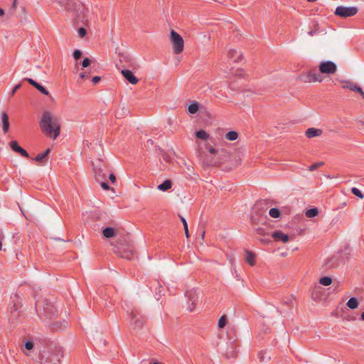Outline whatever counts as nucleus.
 Masks as SVG:
<instances>
[{"label":"nucleus","instance_id":"nucleus-45","mask_svg":"<svg viewBox=\"0 0 364 364\" xmlns=\"http://www.w3.org/2000/svg\"><path fill=\"white\" fill-rule=\"evenodd\" d=\"M19 154H21L22 156L23 157H26V158H28L29 157V154L27 152L26 150H25L23 148L21 147V149H20V151L18 152Z\"/></svg>","mask_w":364,"mask_h":364},{"label":"nucleus","instance_id":"nucleus-59","mask_svg":"<svg viewBox=\"0 0 364 364\" xmlns=\"http://www.w3.org/2000/svg\"><path fill=\"white\" fill-rule=\"evenodd\" d=\"M260 242H261L262 243H263V244H267V243H268V242H269V240H267V239H264V238H262V239H260Z\"/></svg>","mask_w":364,"mask_h":364},{"label":"nucleus","instance_id":"nucleus-23","mask_svg":"<svg viewBox=\"0 0 364 364\" xmlns=\"http://www.w3.org/2000/svg\"><path fill=\"white\" fill-rule=\"evenodd\" d=\"M321 290V287L320 286L316 285L314 287V288L311 292V298L314 300L317 301V300L320 299L319 293H320Z\"/></svg>","mask_w":364,"mask_h":364},{"label":"nucleus","instance_id":"nucleus-15","mask_svg":"<svg viewBox=\"0 0 364 364\" xmlns=\"http://www.w3.org/2000/svg\"><path fill=\"white\" fill-rule=\"evenodd\" d=\"M58 4L63 6L65 9L68 11L73 10L74 12L78 13V10H76L75 8H73V6H71V2H73V0H54ZM77 16H79L78 14H77Z\"/></svg>","mask_w":364,"mask_h":364},{"label":"nucleus","instance_id":"nucleus-19","mask_svg":"<svg viewBox=\"0 0 364 364\" xmlns=\"http://www.w3.org/2000/svg\"><path fill=\"white\" fill-rule=\"evenodd\" d=\"M103 236L106 238H112L115 236V229L111 227H106L102 230Z\"/></svg>","mask_w":364,"mask_h":364},{"label":"nucleus","instance_id":"nucleus-17","mask_svg":"<svg viewBox=\"0 0 364 364\" xmlns=\"http://www.w3.org/2000/svg\"><path fill=\"white\" fill-rule=\"evenodd\" d=\"M245 261L247 263H248L250 266H254L255 264V259L256 255L254 252L246 250H245Z\"/></svg>","mask_w":364,"mask_h":364},{"label":"nucleus","instance_id":"nucleus-29","mask_svg":"<svg viewBox=\"0 0 364 364\" xmlns=\"http://www.w3.org/2000/svg\"><path fill=\"white\" fill-rule=\"evenodd\" d=\"M332 282V279L329 277H323L319 279V283L325 287L331 285Z\"/></svg>","mask_w":364,"mask_h":364},{"label":"nucleus","instance_id":"nucleus-14","mask_svg":"<svg viewBox=\"0 0 364 364\" xmlns=\"http://www.w3.org/2000/svg\"><path fill=\"white\" fill-rule=\"evenodd\" d=\"M272 235L275 240H282L284 243L289 241V236L280 230H275Z\"/></svg>","mask_w":364,"mask_h":364},{"label":"nucleus","instance_id":"nucleus-63","mask_svg":"<svg viewBox=\"0 0 364 364\" xmlns=\"http://www.w3.org/2000/svg\"><path fill=\"white\" fill-rule=\"evenodd\" d=\"M359 124L360 126L363 127V128H364V121H360Z\"/></svg>","mask_w":364,"mask_h":364},{"label":"nucleus","instance_id":"nucleus-42","mask_svg":"<svg viewBox=\"0 0 364 364\" xmlns=\"http://www.w3.org/2000/svg\"><path fill=\"white\" fill-rule=\"evenodd\" d=\"M226 355L227 357L230 358V357H232V358H234L236 356V352H235V347L232 346V350L231 351H227L226 353Z\"/></svg>","mask_w":364,"mask_h":364},{"label":"nucleus","instance_id":"nucleus-25","mask_svg":"<svg viewBox=\"0 0 364 364\" xmlns=\"http://www.w3.org/2000/svg\"><path fill=\"white\" fill-rule=\"evenodd\" d=\"M318 210L317 208H310V209H308L306 213H305V215L307 218H314V217H316V215H318Z\"/></svg>","mask_w":364,"mask_h":364},{"label":"nucleus","instance_id":"nucleus-54","mask_svg":"<svg viewBox=\"0 0 364 364\" xmlns=\"http://www.w3.org/2000/svg\"><path fill=\"white\" fill-rule=\"evenodd\" d=\"M89 77V74L85 72H82L80 74V77L82 79L87 78Z\"/></svg>","mask_w":364,"mask_h":364},{"label":"nucleus","instance_id":"nucleus-51","mask_svg":"<svg viewBox=\"0 0 364 364\" xmlns=\"http://www.w3.org/2000/svg\"><path fill=\"white\" fill-rule=\"evenodd\" d=\"M134 255L133 252L132 251H130L124 255H122L121 257H124V258H127L128 259H130L132 258V256Z\"/></svg>","mask_w":364,"mask_h":364},{"label":"nucleus","instance_id":"nucleus-35","mask_svg":"<svg viewBox=\"0 0 364 364\" xmlns=\"http://www.w3.org/2000/svg\"><path fill=\"white\" fill-rule=\"evenodd\" d=\"M227 324V317L225 315L222 316L218 321V327L224 328Z\"/></svg>","mask_w":364,"mask_h":364},{"label":"nucleus","instance_id":"nucleus-28","mask_svg":"<svg viewBox=\"0 0 364 364\" xmlns=\"http://www.w3.org/2000/svg\"><path fill=\"white\" fill-rule=\"evenodd\" d=\"M269 215L273 218H278L281 216V212L278 208H272L269 210Z\"/></svg>","mask_w":364,"mask_h":364},{"label":"nucleus","instance_id":"nucleus-1","mask_svg":"<svg viewBox=\"0 0 364 364\" xmlns=\"http://www.w3.org/2000/svg\"><path fill=\"white\" fill-rule=\"evenodd\" d=\"M39 125L42 132L53 139H55L60 135V124L59 119L49 111L43 112Z\"/></svg>","mask_w":364,"mask_h":364},{"label":"nucleus","instance_id":"nucleus-32","mask_svg":"<svg viewBox=\"0 0 364 364\" xmlns=\"http://www.w3.org/2000/svg\"><path fill=\"white\" fill-rule=\"evenodd\" d=\"M10 147L16 153H18L21 149V146H20L18 142L15 140H13L10 142Z\"/></svg>","mask_w":364,"mask_h":364},{"label":"nucleus","instance_id":"nucleus-43","mask_svg":"<svg viewBox=\"0 0 364 364\" xmlns=\"http://www.w3.org/2000/svg\"><path fill=\"white\" fill-rule=\"evenodd\" d=\"M82 56V52L80 50H75L73 52V57L75 59L78 60Z\"/></svg>","mask_w":364,"mask_h":364},{"label":"nucleus","instance_id":"nucleus-38","mask_svg":"<svg viewBox=\"0 0 364 364\" xmlns=\"http://www.w3.org/2000/svg\"><path fill=\"white\" fill-rule=\"evenodd\" d=\"M36 88L40 91L41 93H43V95H49V92L46 89V87H44L43 85H41V84H38V85L36 87Z\"/></svg>","mask_w":364,"mask_h":364},{"label":"nucleus","instance_id":"nucleus-41","mask_svg":"<svg viewBox=\"0 0 364 364\" xmlns=\"http://www.w3.org/2000/svg\"><path fill=\"white\" fill-rule=\"evenodd\" d=\"M294 300V296L292 295L289 296L285 300L283 301V303L288 306H291Z\"/></svg>","mask_w":364,"mask_h":364},{"label":"nucleus","instance_id":"nucleus-26","mask_svg":"<svg viewBox=\"0 0 364 364\" xmlns=\"http://www.w3.org/2000/svg\"><path fill=\"white\" fill-rule=\"evenodd\" d=\"M50 149L48 148L43 153L38 154L34 159V160L37 162L41 161L43 159H44L47 155L50 153Z\"/></svg>","mask_w":364,"mask_h":364},{"label":"nucleus","instance_id":"nucleus-4","mask_svg":"<svg viewBox=\"0 0 364 364\" xmlns=\"http://www.w3.org/2000/svg\"><path fill=\"white\" fill-rule=\"evenodd\" d=\"M11 303L10 306L9 320L10 322H14L17 319L20 314V308L21 307V298L18 294H15L11 295Z\"/></svg>","mask_w":364,"mask_h":364},{"label":"nucleus","instance_id":"nucleus-40","mask_svg":"<svg viewBox=\"0 0 364 364\" xmlns=\"http://www.w3.org/2000/svg\"><path fill=\"white\" fill-rule=\"evenodd\" d=\"M92 63V60L88 58H85L82 62V65L83 68H87L90 66Z\"/></svg>","mask_w":364,"mask_h":364},{"label":"nucleus","instance_id":"nucleus-48","mask_svg":"<svg viewBox=\"0 0 364 364\" xmlns=\"http://www.w3.org/2000/svg\"><path fill=\"white\" fill-rule=\"evenodd\" d=\"M99 183H100L101 187L104 190H109V184L107 183V182L101 181V182H99Z\"/></svg>","mask_w":364,"mask_h":364},{"label":"nucleus","instance_id":"nucleus-2","mask_svg":"<svg viewBox=\"0 0 364 364\" xmlns=\"http://www.w3.org/2000/svg\"><path fill=\"white\" fill-rule=\"evenodd\" d=\"M266 206L267 204L264 201H259L255 203L250 215V220L252 223H259L267 218V208Z\"/></svg>","mask_w":364,"mask_h":364},{"label":"nucleus","instance_id":"nucleus-12","mask_svg":"<svg viewBox=\"0 0 364 364\" xmlns=\"http://www.w3.org/2000/svg\"><path fill=\"white\" fill-rule=\"evenodd\" d=\"M94 173L95 180L97 182L105 180L107 174L101 167L95 166Z\"/></svg>","mask_w":364,"mask_h":364},{"label":"nucleus","instance_id":"nucleus-18","mask_svg":"<svg viewBox=\"0 0 364 364\" xmlns=\"http://www.w3.org/2000/svg\"><path fill=\"white\" fill-rule=\"evenodd\" d=\"M321 130L315 128H309L306 131V136L308 138H313L319 136L321 134Z\"/></svg>","mask_w":364,"mask_h":364},{"label":"nucleus","instance_id":"nucleus-27","mask_svg":"<svg viewBox=\"0 0 364 364\" xmlns=\"http://www.w3.org/2000/svg\"><path fill=\"white\" fill-rule=\"evenodd\" d=\"M237 137L238 134L235 131H230L225 134V139L229 141H235Z\"/></svg>","mask_w":364,"mask_h":364},{"label":"nucleus","instance_id":"nucleus-21","mask_svg":"<svg viewBox=\"0 0 364 364\" xmlns=\"http://www.w3.org/2000/svg\"><path fill=\"white\" fill-rule=\"evenodd\" d=\"M171 186H172L171 181L170 180H166L162 183L159 184L157 188L159 191H168V189H170L171 188Z\"/></svg>","mask_w":364,"mask_h":364},{"label":"nucleus","instance_id":"nucleus-3","mask_svg":"<svg viewBox=\"0 0 364 364\" xmlns=\"http://www.w3.org/2000/svg\"><path fill=\"white\" fill-rule=\"evenodd\" d=\"M63 356V352L61 348L57 347L53 349L47 357L41 358V364H60V360Z\"/></svg>","mask_w":364,"mask_h":364},{"label":"nucleus","instance_id":"nucleus-44","mask_svg":"<svg viewBox=\"0 0 364 364\" xmlns=\"http://www.w3.org/2000/svg\"><path fill=\"white\" fill-rule=\"evenodd\" d=\"M77 33L80 37L83 38L86 35V30L84 28H80L77 30Z\"/></svg>","mask_w":364,"mask_h":364},{"label":"nucleus","instance_id":"nucleus-53","mask_svg":"<svg viewBox=\"0 0 364 364\" xmlns=\"http://www.w3.org/2000/svg\"><path fill=\"white\" fill-rule=\"evenodd\" d=\"M101 80V77L100 76H95L93 78H92V82L93 83L96 84L98 82H100V80Z\"/></svg>","mask_w":364,"mask_h":364},{"label":"nucleus","instance_id":"nucleus-55","mask_svg":"<svg viewBox=\"0 0 364 364\" xmlns=\"http://www.w3.org/2000/svg\"><path fill=\"white\" fill-rule=\"evenodd\" d=\"M208 151L211 154H215L218 152V150L213 147H209Z\"/></svg>","mask_w":364,"mask_h":364},{"label":"nucleus","instance_id":"nucleus-20","mask_svg":"<svg viewBox=\"0 0 364 364\" xmlns=\"http://www.w3.org/2000/svg\"><path fill=\"white\" fill-rule=\"evenodd\" d=\"M200 106V105L198 102L193 101L188 107V111L191 114H196L198 111Z\"/></svg>","mask_w":364,"mask_h":364},{"label":"nucleus","instance_id":"nucleus-33","mask_svg":"<svg viewBox=\"0 0 364 364\" xmlns=\"http://www.w3.org/2000/svg\"><path fill=\"white\" fill-rule=\"evenodd\" d=\"M10 147L16 153H18L21 149V146H20L18 142L15 140H13L10 142Z\"/></svg>","mask_w":364,"mask_h":364},{"label":"nucleus","instance_id":"nucleus-11","mask_svg":"<svg viewBox=\"0 0 364 364\" xmlns=\"http://www.w3.org/2000/svg\"><path fill=\"white\" fill-rule=\"evenodd\" d=\"M121 73L124 77V78L132 85H136L139 81V80L137 79L136 77H135L132 71L128 69H122Z\"/></svg>","mask_w":364,"mask_h":364},{"label":"nucleus","instance_id":"nucleus-49","mask_svg":"<svg viewBox=\"0 0 364 364\" xmlns=\"http://www.w3.org/2000/svg\"><path fill=\"white\" fill-rule=\"evenodd\" d=\"M26 81H28L31 85H33V87H36L38 84V82H37L36 81H35L34 80H33L32 78H26L25 79Z\"/></svg>","mask_w":364,"mask_h":364},{"label":"nucleus","instance_id":"nucleus-9","mask_svg":"<svg viewBox=\"0 0 364 364\" xmlns=\"http://www.w3.org/2000/svg\"><path fill=\"white\" fill-rule=\"evenodd\" d=\"M188 298L187 309L189 311H193L196 306L198 299V293L197 290L193 289L186 293Z\"/></svg>","mask_w":364,"mask_h":364},{"label":"nucleus","instance_id":"nucleus-58","mask_svg":"<svg viewBox=\"0 0 364 364\" xmlns=\"http://www.w3.org/2000/svg\"><path fill=\"white\" fill-rule=\"evenodd\" d=\"M316 33V31H314V30L310 31H309V32H308V34H309V36H314V35H315Z\"/></svg>","mask_w":364,"mask_h":364},{"label":"nucleus","instance_id":"nucleus-8","mask_svg":"<svg viewBox=\"0 0 364 364\" xmlns=\"http://www.w3.org/2000/svg\"><path fill=\"white\" fill-rule=\"evenodd\" d=\"M129 323L134 329H141L143 326V318L137 311H132L129 316Z\"/></svg>","mask_w":364,"mask_h":364},{"label":"nucleus","instance_id":"nucleus-30","mask_svg":"<svg viewBox=\"0 0 364 364\" xmlns=\"http://www.w3.org/2000/svg\"><path fill=\"white\" fill-rule=\"evenodd\" d=\"M196 136L198 139H201L203 140H205L208 138V134L204 130H199L196 132Z\"/></svg>","mask_w":364,"mask_h":364},{"label":"nucleus","instance_id":"nucleus-52","mask_svg":"<svg viewBox=\"0 0 364 364\" xmlns=\"http://www.w3.org/2000/svg\"><path fill=\"white\" fill-rule=\"evenodd\" d=\"M21 87V84L16 85L11 90V95H14L15 92Z\"/></svg>","mask_w":364,"mask_h":364},{"label":"nucleus","instance_id":"nucleus-47","mask_svg":"<svg viewBox=\"0 0 364 364\" xmlns=\"http://www.w3.org/2000/svg\"><path fill=\"white\" fill-rule=\"evenodd\" d=\"M255 232L259 235H265V230L263 228H257L255 229Z\"/></svg>","mask_w":364,"mask_h":364},{"label":"nucleus","instance_id":"nucleus-22","mask_svg":"<svg viewBox=\"0 0 364 364\" xmlns=\"http://www.w3.org/2000/svg\"><path fill=\"white\" fill-rule=\"evenodd\" d=\"M346 306L350 309H355L358 306V301L355 297H351L347 301Z\"/></svg>","mask_w":364,"mask_h":364},{"label":"nucleus","instance_id":"nucleus-46","mask_svg":"<svg viewBox=\"0 0 364 364\" xmlns=\"http://www.w3.org/2000/svg\"><path fill=\"white\" fill-rule=\"evenodd\" d=\"M34 347V345L33 343L31 342V341H26V343H25V348L27 349V350H32Z\"/></svg>","mask_w":364,"mask_h":364},{"label":"nucleus","instance_id":"nucleus-34","mask_svg":"<svg viewBox=\"0 0 364 364\" xmlns=\"http://www.w3.org/2000/svg\"><path fill=\"white\" fill-rule=\"evenodd\" d=\"M180 218H181V222L183 223V228H184L186 236L187 238H188L190 235H189V232H188V223H187L186 219L183 217L180 216Z\"/></svg>","mask_w":364,"mask_h":364},{"label":"nucleus","instance_id":"nucleus-7","mask_svg":"<svg viewBox=\"0 0 364 364\" xmlns=\"http://www.w3.org/2000/svg\"><path fill=\"white\" fill-rule=\"evenodd\" d=\"M318 70L320 73L333 75L337 71V65L331 60L322 61L318 66Z\"/></svg>","mask_w":364,"mask_h":364},{"label":"nucleus","instance_id":"nucleus-64","mask_svg":"<svg viewBox=\"0 0 364 364\" xmlns=\"http://www.w3.org/2000/svg\"><path fill=\"white\" fill-rule=\"evenodd\" d=\"M361 319L364 321V311L361 314Z\"/></svg>","mask_w":364,"mask_h":364},{"label":"nucleus","instance_id":"nucleus-6","mask_svg":"<svg viewBox=\"0 0 364 364\" xmlns=\"http://www.w3.org/2000/svg\"><path fill=\"white\" fill-rule=\"evenodd\" d=\"M358 11L356 6H337L334 14L342 18L351 17L355 16Z\"/></svg>","mask_w":364,"mask_h":364},{"label":"nucleus","instance_id":"nucleus-57","mask_svg":"<svg viewBox=\"0 0 364 364\" xmlns=\"http://www.w3.org/2000/svg\"><path fill=\"white\" fill-rule=\"evenodd\" d=\"M16 6H17V0H13L11 9L13 10H14V9H16Z\"/></svg>","mask_w":364,"mask_h":364},{"label":"nucleus","instance_id":"nucleus-62","mask_svg":"<svg viewBox=\"0 0 364 364\" xmlns=\"http://www.w3.org/2000/svg\"><path fill=\"white\" fill-rule=\"evenodd\" d=\"M215 164H216V161H213L208 163V164H209V165H214Z\"/></svg>","mask_w":364,"mask_h":364},{"label":"nucleus","instance_id":"nucleus-37","mask_svg":"<svg viewBox=\"0 0 364 364\" xmlns=\"http://www.w3.org/2000/svg\"><path fill=\"white\" fill-rule=\"evenodd\" d=\"M351 192L353 194H354L355 196L360 198H363L364 197V195L362 193V192L357 188L355 187H353L351 188Z\"/></svg>","mask_w":364,"mask_h":364},{"label":"nucleus","instance_id":"nucleus-16","mask_svg":"<svg viewBox=\"0 0 364 364\" xmlns=\"http://www.w3.org/2000/svg\"><path fill=\"white\" fill-rule=\"evenodd\" d=\"M1 122H2V129L4 133H6L9 129V116L5 112H3L1 113Z\"/></svg>","mask_w":364,"mask_h":364},{"label":"nucleus","instance_id":"nucleus-24","mask_svg":"<svg viewBox=\"0 0 364 364\" xmlns=\"http://www.w3.org/2000/svg\"><path fill=\"white\" fill-rule=\"evenodd\" d=\"M357 84L350 81V80H346L343 81V88L344 89H348L351 91H354L357 87Z\"/></svg>","mask_w":364,"mask_h":364},{"label":"nucleus","instance_id":"nucleus-39","mask_svg":"<svg viewBox=\"0 0 364 364\" xmlns=\"http://www.w3.org/2000/svg\"><path fill=\"white\" fill-rule=\"evenodd\" d=\"M119 60L121 62L124 60L125 62L129 63H130L132 61V59L130 56L123 55V54H119Z\"/></svg>","mask_w":364,"mask_h":364},{"label":"nucleus","instance_id":"nucleus-36","mask_svg":"<svg viewBox=\"0 0 364 364\" xmlns=\"http://www.w3.org/2000/svg\"><path fill=\"white\" fill-rule=\"evenodd\" d=\"M323 165V162H316V163H314L312 165H311L308 170L309 171H315L316 170L318 167L321 166Z\"/></svg>","mask_w":364,"mask_h":364},{"label":"nucleus","instance_id":"nucleus-61","mask_svg":"<svg viewBox=\"0 0 364 364\" xmlns=\"http://www.w3.org/2000/svg\"><path fill=\"white\" fill-rule=\"evenodd\" d=\"M4 11L2 9H0V16H4Z\"/></svg>","mask_w":364,"mask_h":364},{"label":"nucleus","instance_id":"nucleus-10","mask_svg":"<svg viewBox=\"0 0 364 364\" xmlns=\"http://www.w3.org/2000/svg\"><path fill=\"white\" fill-rule=\"evenodd\" d=\"M303 80L306 82H321L323 81V77L321 73H318L316 70H311L306 75L304 76Z\"/></svg>","mask_w":364,"mask_h":364},{"label":"nucleus","instance_id":"nucleus-31","mask_svg":"<svg viewBox=\"0 0 364 364\" xmlns=\"http://www.w3.org/2000/svg\"><path fill=\"white\" fill-rule=\"evenodd\" d=\"M10 147L16 153H18L21 149V146H20L18 142L15 140H13L10 142Z\"/></svg>","mask_w":364,"mask_h":364},{"label":"nucleus","instance_id":"nucleus-50","mask_svg":"<svg viewBox=\"0 0 364 364\" xmlns=\"http://www.w3.org/2000/svg\"><path fill=\"white\" fill-rule=\"evenodd\" d=\"M353 92H359L362 96L363 99H364V92L363 91L362 88L360 86L357 85L355 90Z\"/></svg>","mask_w":364,"mask_h":364},{"label":"nucleus","instance_id":"nucleus-5","mask_svg":"<svg viewBox=\"0 0 364 364\" xmlns=\"http://www.w3.org/2000/svg\"><path fill=\"white\" fill-rule=\"evenodd\" d=\"M171 41L173 45V52L176 54L181 53L184 47L183 38L174 30L171 31Z\"/></svg>","mask_w":364,"mask_h":364},{"label":"nucleus","instance_id":"nucleus-13","mask_svg":"<svg viewBox=\"0 0 364 364\" xmlns=\"http://www.w3.org/2000/svg\"><path fill=\"white\" fill-rule=\"evenodd\" d=\"M228 56L230 60H232L235 63H238L241 60L242 55L238 53L237 50L234 49H230L228 52Z\"/></svg>","mask_w":364,"mask_h":364},{"label":"nucleus","instance_id":"nucleus-60","mask_svg":"<svg viewBox=\"0 0 364 364\" xmlns=\"http://www.w3.org/2000/svg\"><path fill=\"white\" fill-rule=\"evenodd\" d=\"M146 144H147V146L153 145L154 144V141L152 139H148L147 141H146Z\"/></svg>","mask_w":364,"mask_h":364},{"label":"nucleus","instance_id":"nucleus-56","mask_svg":"<svg viewBox=\"0 0 364 364\" xmlns=\"http://www.w3.org/2000/svg\"><path fill=\"white\" fill-rule=\"evenodd\" d=\"M109 180L111 181V182L112 183H114L116 181V178H115V176L113 174V173H111L109 176Z\"/></svg>","mask_w":364,"mask_h":364}]
</instances>
